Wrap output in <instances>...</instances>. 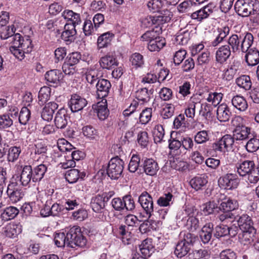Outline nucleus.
I'll list each match as a JSON object with an SVG mask.
<instances>
[{"label":"nucleus","mask_w":259,"mask_h":259,"mask_svg":"<svg viewBox=\"0 0 259 259\" xmlns=\"http://www.w3.org/2000/svg\"><path fill=\"white\" fill-rule=\"evenodd\" d=\"M54 242L58 247L65 245L69 248L82 247L86 245L87 239L83 236L79 227L73 226L67 232L57 233L54 236Z\"/></svg>","instance_id":"f257e3e1"},{"label":"nucleus","mask_w":259,"mask_h":259,"mask_svg":"<svg viewBox=\"0 0 259 259\" xmlns=\"http://www.w3.org/2000/svg\"><path fill=\"white\" fill-rule=\"evenodd\" d=\"M33 47L32 40L29 36L22 37L19 33H16L10 50L18 60L22 61L25 57V54L30 53Z\"/></svg>","instance_id":"f03ea898"},{"label":"nucleus","mask_w":259,"mask_h":259,"mask_svg":"<svg viewBox=\"0 0 259 259\" xmlns=\"http://www.w3.org/2000/svg\"><path fill=\"white\" fill-rule=\"evenodd\" d=\"M237 173L251 184H255L259 180V172L253 160H245L238 162L235 166Z\"/></svg>","instance_id":"7ed1b4c3"},{"label":"nucleus","mask_w":259,"mask_h":259,"mask_svg":"<svg viewBox=\"0 0 259 259\" xmlns=\"http://www.w3.org/2000/svg\"><path fill=\"white\" fill-rule=\"evenodd\" d=\"M234 8L239 16L248 17L259 12V2L257 0H237Z\"/></svg>","instance_id":"20e7f679"},{"label":"nucleus","mask_w":259,"mask_h":259,"mask_svg":"<svg viewBox=\"0 0 259 259\" xmlns=\"http://www.w3.org/2000/svg\"><path fill=\"white\" fill-rule=\"evenodd\" d=\"M124 163L118 157H115L110 159L107 169L108 176L113 180H117L122 175Z\"/></svg>","instance_id":"39448f33"},{"label":"nucleus","mask_w":259,"mask_h":259,"mask_svg":"<svg viewBox=\"0 0 259 259\" xmlns=\"http://www.w3.org/2000/svg\"><path fill=\"white\" fill-rule=\"evenodd\" d=\"M32 168L31 165H24L20 175L14 176L11 180L19 185L27 186L31 182H33Z\"/></svg>","instance_id":"423d86ee"},{"label":"nucleus","mask_w":259,"mask_h":259,"mask_svg":"<svg viewBox=\"0 0 259 259\" xmlns=\"http://www.w3.org/2000/svg\"><path fill=\"white\" fill-rule=\"evenodd\" d=\"M84 157V153L76 149L68 151L64 155L65 161L60 163L61 167L64 169L73 167L75 166V162L83 159Z\"/></svg>","instance_id":"0eeeda50"},{"label":"nucleus","mask_w":259,"mask_h":259,"mask_svg":"<svg viewBox=\"0 0 259 259\" xmlns=\"http://www.w3.org/2000/svg\"><path fill=\"white\" fill-rule=\"evenodd\" d=\"M108 196L106 193L102 195H97L92 197L91 200L90 205L93 210L95 212H101L105 206V202L113 195V192H110Z\"/></svg>","instance_id":"6e6552de"},{"label":"nucleus","mask_w":259,"mask_h":259,"mask_svg":"<svg viewBox=\"0 0 259 259\" xmlns=\"http://www.w3.org/2000/svg\"><path fill=\"white\" fill-rule=\"evenodd\" d=\"M235 140L233 136L225 135L213 143L212 147L215 151L225 152L232 149Z\"/></svg>","instance_id":"1a4fd4ad"},{"label":"nucleus","mask_w":259,"mask_h":259,"mask_svg":"<svg viewBox=\"0 0 259 259\" xmlns=\"http://www.w3.org/2000/svg\"><path fill=\"white\" fill-rule=\"evenodd\" d=\"M218 182L219 185L225 189L233 190L238 187L239 180L236 174L228 173L221 177Z\"/></svg>","instance_id":"9d476101"},{"label":"nucleus","mask_w":259,"mask_h":259,"mask_svg":"<svg viewBox=\"0 0 259 259\" xmlns=\"http://www.w3.org/2000/svg\"><path fill=\"white\" fill-rule=\"evenodd\" d=\"M138 202L149 218L151 216L154 209L152 196L147 191H144L139 196Z\"/></svg>","instance_id":"9b49d317"},{"label":"nucleus","mask_w":259,"mask_h":259,"mask_svg":"<svg viewBox=\"0 0 259 259\" xmlns=\"http://www.w3.org/2000/svg\"><path fill=\"white\" fill-rule=\"evenodd\" d=\"M88 104L87 100L79 95L74 94L68 102V106L72 112L82 110Z\"/></svg>","instance_id":"f8f14e48"},{"label":"nucleus","mask_w":259,"mask_h":259,"mask_svg":"<svg viewBox=\"0 0 259 259\" xmlns=\"http://www.w3.org/2000/svg\"><path fill=\"white\" fill-rule=\"evenodd\" d=\"M254 133L250 127L239 125L234 130L233 135L236 141H244L248 139Z\"/></svg>","instance_id":"ddd939ff"},{"label":"nucleus","mask_w":259,"mask_h":259,"mask_svg":"<svg viewBox=\"0 0 259 259\" xmlns=\"http://www.w3.org/2000/svg\"><path fill=\"white\" fill-rule=\"evenodd\" d=\"M18 185H19L11 180V183L8 186L7 193L12 203L20 201L24 196L23 190Z\"/></svg>","instance_id":"4468645a"},{"label":"nucleus","mask_w":259,"mask_h":259,"mask_svg":"<svg viewBox=\"0 0 259 259\" xmlns=\"http://www.w3.org/2000/svg\"><path fill=\"white\" fill-rule=\"evenodd\" d=\"M96 95L98 98L105 99L111 87L110 82L106 79H99L96 84Z\"/></svg>","instance_id":"2eb2a0df"},{"label":"nucleus","mask_w":259,"mask_h":259,"mask_svg":"<svg viewBox=\"0 0 259 259\" xmlns=\"http://www.w3.org/2000/svg\"><path fill=\"white\" fill-rule=\"evenodd\" d=\"M69 119L67 110L64 108L60 109L55 116L54 123L56 127L59 129L65 128Z\"/></svg>","instance_id":"dca6fc26"},{"label":"nucleus","mask_w":259,"mask_h":259,"mask_svg":"<svg viewBox=\"0 0 259 259\" xmlns=\"http://www.w3.org/2000/svg\"><path fill=\"white\" fill-rule=\"evenodd\" d=\"M117 236L124 245L132 244L134 240L132 233L127 230V228L125 225H120L117 229Z\"/></svg>","instance_id":"f3484780"},{"label":"nucleus","mask_w":259,"mask_h":259,"mask_svg":"<svg viewBox=\"0 0 259 259\" xmlns=\"http://www.w3.org/2000/svg\"><path fill=\"white\" fill-rule=\"evenodd\" d=\"M64 30L61 34V37L63 40L70 44L74 41L75 39L76 30L75 27L73 25H70L69 23H66L64 27Z\"/></svg>","instance_id":"a211bd4d"},{"label":"nucleus","mask_w":259,"mask_h":259,"mask_svg":"<svg viewBox=\"0 0 259 259\" xmlns=\"http://www.w3.org/2000/svg\"><path fill=\"white\" fill-rule=\"evenodd\" d=\"M58 108V105L54 102H50L46 104L41 112L42 118L47 121H51L54 113Z\"/></svg>","instance_id":"6ab92c4d"},{"label":"nucleus","mask_w":259,"mask_h":259,"mask_svg":"<svg viewBox=\"0 0 259 259\" xmlns=\"http://www.w3.org/2000/svg\"><path fill=\"white\" fill-rule=\"evenodd\" d=\"M62 16L65 20H66V23H70V25H73L74 27L81 23L80 14L75 13L72 10H65L62 13Z\"/></svg>","instance_id":"aec40b11"},{"label":"nucleus","mask_w":259,"mask_h":259,"mask_svg":"<svg viewBox=\"0 0 259 259\" xmlns=\"http://www.w3.org/2000/svg\"><path fill=\"white\" fill-rule=\"evenodd\" d=\"M232 51L228 45H224L220 47L215 53L216 61L220 64L225 62L230 57Z\"/></svg>","instance_id":"412c9836"},{"label":"nucleus","mask_w":259,"mask_h":259,"mask_svg":"<svg viewBox=\"0 0 259 259\" xmlns=\"http://www.w3.org/2000/svg\"><path fill=\"white\" fill-rule=\"evenodd\" d=\"M143 168L146 175L153 176L156 175L159 167L155 160L152 158H147L143 162Z\"/></svg>","instance_id":"4be33fe9"},{"label":"nucleus","mask_w":259,"mask_h":259,"mask_svg":"<svg viewBox=\"0 0 259 259\" xmlns=\"http://www.w3.org/2000/svg\"><path fill=\"white\" fill-rule=\"evenodd\" d=\"M208 176L206 175H202L196 176L192 178L189 184L191 187L196 191L203 189L208 183Z\"/></svg>","instance_id":"5701e85b"},{"label":"nucleus","mask_w":259,"mask_h":259,"mask_svg":"<svg viewBox=\"0 0 259 259\" xmlns=\"http://www.w3.org/2000/svg\"><path fill=\"white\" fill-rule=\"evenodd\" d=\"M99 64L103 69L110 70L114 66H117L118 62L114 55L107 54L100 58Z\"/></svg>","instance_id":"b1692460"},{"label":"nucleus","mask_w":259,"mask_h":259,"mask_svg":"<svg viewBox=\"0 0 259 259\" xmlns=\"http://www.w3.org/2000/svg\"><path fill=\"white\" fill-rule=\"evenodd\" d=\"M238 206V202L236 200L231 198H225L221 203L219 209L223 212H230L237 209Z\"/></svg>","instance_id":"393cba45"},{"label":"nucleus","mask_w":259,"mask_h":259,"mask_svg":"<svg viewBox=\"0 0 259 259\" xmlns=\"http://www.w3.org/2000/svg\"><path fill=\"white\" fill-rule=\"evenodd\" d=\"M45 78L47 82L57 85L62 78V75L60 70L53 69L46 73Z\"/></svg>","instance_id":"a878e982"},{"label":"nucleus","mask_w":259,"mask_h":259,"mask_svg":"<svg viewBox=\"0 0 259 259\" xmlns=\"http://www.w3.org/2000/svg\"><path fill=\"white\" fill-rule=\"evenodd\" d=\"M256 230L241 231L238 234V240L241 244L248 246L253 241Z\"/></svg>","instance_id":"bb28decb"},{"label":"nucleus","mask_w":259,"mask_h":259,"mask_svg":"<svg viewBox=\"0 0 259 259\" xmlns=\"http://www.w3.org/2000/svg\"><path fill=\"white\" fill-rule=\"evenodd\" d=\"M241 33L233 34L228 39V46L234 53L241 51Z\"/></svg>","instance_id":"cd10ccee"},{"label":"nucleus","mask_w":259,"mask_h":259,"mask_svg":"<svg viewBox=\"0 0 259 259\" xmlns=\"http://www.w3.org/2000/svg\"><path fill=\"white\" fill-rule=\"evenodd\" d=\"M238 225L241 231L255 230L250 217L247 214H243L239 217Z\"/></svg>","instance_id":"c85d7f7f"},{"label":"nucleus","mask_w":259,"mask_h":259,"mask_svg":"<svg viewBox=\"0 0 259 259\" xmlns=\"http://www.w3.org/2000/svg\"><path fill=\"white\" fill-rule=\"evenodd\" d=\"M22 226L19 224L10 223L4 228L5 235L9 238H15L22 232Z\"/></svg>","instance_id":"c756f323"},{"label":"nucleus","mask_w":259,"mask_h":259,"mask_svg":"<svg viewBox=\"0 0 259 259\" xmlns=\"http://www.w3.org/2000/svg\"><path fill=\"white\" fill-rule=\"evenodd\" d=\"M114 37V34L110 32H107L100 35L97 39V46L99 49L108 47Z\"/></svg>","instance_id":"7c9ffc66"},{"label":"nucleus","mask_w":259,"mask_h":259,"mask_svg":"<svg viewBox=\"0 0 259 259\" xmlns=\"http://www.w3.org/2000/svg\"><path fill=\"white\" fill-rule=\"evenodd\" d=\"M95 110L98 118L101 120H105L109 115L106 100L103 99L99 102L96 105Z\"/></svg>","instance_id":"2f4dec72"},{"label":"nucleus","mask_w":259,"mask_h":259,"mask_svg":"<svg viewBox=\"0 0 259 259\" xmlns=\"http://www.w3.org/2000/svg\"><path fill=\"white\" fill-rule=\"evenodd\" d=\"M213 228V225L212 223H206L202 228L200 237L203 243H207L210 240L212 237Z\"/></svg>","instance_id":"473e14b6"},{"label":"nucleus","mask_w":259,"mask_h":259,"mask_svg":"<svg viewBox=\"0 0 259 259\" xmlns=\"http://www.w3.org/2000/svg\"><path fill=\"white\" fill-rule=\"evenodd\" d=\"M140 251L143 256L149 257L154 252V248L151 239H146L139 245Z\"/></svg>","instance_id":"72a5a7b5"},{"label":"nucleus","mask_w":259,"mask_h":259,"mask_svg":"<svg viewBox=\"0 0 259 259\" xmlns=\"http://www.w3.org/2000/svg\"><path fill=\"white\" fill-rule=\"evenodd\" d=\"M245 55V60L249 66H254L259 63V51L255 48L247 51Z\"/></svg>","instance_id":"f704fd0d"},{"label":"nucleus","mask_w":259,"mask_h":259,"mask_svg":"<svg viewBox=\"0 0 259 259\" xmlns=\"http://www.w3.org/2000/svg\"><path fill=\"white\" fill-rule=\"evenodd\" d=\"M241 52L245 53L251 49L253 42V36L250 32L241 33Z\"/></svg>","instance_id":"c9c22d12"},{"label":"nucleus","mask_w":259,"mask_h":259,"mask_svg":"<svg viewBox=\"0 0 259 259\" xmlns=\"http://www.w3.org/2000/svg\"><path fill=\"white\" fill-rule=\"evenodd\" d=\"M212 12V9L211 6L207 5L204 7L200 10L192 13L191 17L193 19L200 21L206 18Z\"/></svg>","instance_id":"e433bc0d"},{"label":"nucleus","mask_w":259,"mask_h":259,"mask_svg":"<svg viewBox=\"0 0 259 259\" xmlns=\"http://www.w3.org/2000/svg\"><path fill=\"white\" fill-rule=\"evenodd\" d=\"M47 169V165L42 163L34 167L32 169L33 182L37 183L40 182L44 177Z\"/></svg>","instance_id":"4c0bfd02"},{"label":"nucleus","mask_w":259,"mask_h":259,"mask_svg":"<svg viewBox=\"0 0 259 259\" xmlns=\"http://www.w3.org/2000/svg\"><path fill=\"white\" fill-rule=\"evenodd\" d=\"M231 112L229 107L226 104H221L218 107L217 110V118L221 122L228 121Z\"/></svg>","instance_id":"58836bf2"},{"label":"nucleus","mask_w":259,"mask_h":259,"mask_svg":"<svg viewBox=\"0 0 259 259\" xmlns=\"http://www.w3.org/2000/svg\"><path fill=\"white\" fill-rule=\"evenodd\" d=\"M232 105L240 111H245L248 107V104L245 99L241 95L234 96L232 100Z\"/></svg>","instance_id":"ea45409f"},{"label":"nucleus","mask_w":259,"mask_h":259,"mask_svg":"<svg viewBox=\"0 0 259 259\" xmlns=\"http://www.w3.org/2000/svg\"><path fill=\"white\" fill-rule=\"evenodd\" d=\"M19 209L14 206L5 208L1 213V218L3 221L6 222L15 218L19 213Z\"/></svg>","instance_id":"a19ab883"},{"label":"nucleus","mask_w":259,"mask_h":259,"mask_svg":"<svg viewBox=\"0 0 259 259\" xmlns=\"http://www.w3.org/2000/svg\"><path fill=\"white\" fill-rule=\"evenodd\" d=\"M85 175L83 172L79 173L78 169H71L66 172L65 176L66 181L70 184H73L76 182L79 179H82Z\"/></svg>","instance_id":"79ce46f5"},{"label":"nucleus","mask_w":259,"mask_h":259,"mask_svg":"<svg viewBox=\"0 0 259 259\" xmlns=\"http://www.w3.org/2000/svg\"><path fill=\"white\" fill-rule=\"evenodd\" d=\"M174 132L171 133L170 139L168 140V147L171 152L176 155H180L183 153H180V150L182 148L181 140L177 139V137L174 138Z\"/></svg>","instance_id":"37998d69"},{"label":"nucleus","mask_w":259,"mask_h":259,"mask_svg":"<svg viewBox=\"0 0 259 259\" xmlns=\"http://www.w3.org/2000/svg\"><path fill=\"white\" fill-rule=\"evenodd\" d=\"M239 69V64L238 62H233L231 64L228 68L226 69L223 73V78L226 80H232Z\"/></svg>","instance_id":"c03bdc74"},{"label":"nucleus","mask_w":259,"mask_h":259,"mask_svg":"<svg viewBox=\"0 0 259 259\" xmlns=\"http://www.w3.org/2000/svg\"><path fill=\"white\" fill-rule=\"evenodd\" d=\"M165 39L160 37L150 41L148 44V48L151 52L159 51L165 46Z\"/></svg>","instance_id":"a18cd8bd"},{"label":"nucleus","mask_w":259,"mask_h":259,"mask_svg":"<svg viewBox=\"0 0 259 259\" xmlns=\"http://www.w3.org/2000/svg\"><path fill=\"white\" fill-rule=\"evenodd\" d=\"M192 31V30L189 31L188 29H181L176 36V39L177 41L182 45L187 44L193 34Z\"/></svg>","instance_id":"49530a36"},{"label":"nucleus","mask_w":259,"mask_h":259,"mask_svg":"<svg viewBox=\"0 0 259 259\" xmlns=\"http://www.w3.org/2000/svg\"><path fill=\"white\" fill-rule=\"evenodd\" d=\"M190 249V246L180 241L176 246L174 253L178 257L181 258L187 254Z\"/></svg>","instance_id":"de8ad7c7"},{"label":"nucleus","mask_w":259,"mask_h":259,"mask_svg":"<svg viewBox=\"0 0 259 259\" xmlns=\"http://www.w3.org/2000/svg\"><path fill=\"white\" fill-rule=\"evenodd\" d=\"M236 83L239 88L245 91L249 90L252 85L250 77L245 75H241L237 78L236 79Z\"/></svg>","instance_id":"09e8293b"},{"label":"nucleus","mask_w":259,"mask_h":259,"mask_svg":"<svg viewBox=\"0 0 259 259\" xmlns=\"http://www.w3.org/2000/svg\"><path fill=\"white\" fill-rule=\"evenodd\" d=\"M245 145L246 150L250 153L256 151L259 149V139L256 136H251Z\"/></svg>","instance_id":"8fccbe9b"},{"label":"nucleus","mask_w":259,"mask_h":259,"mask_svg":"<svg viewBox=\"0 0 259 259\" xmlns=\"http://www.w3.org/2000/svg\"><path fill=\"white\" fill-rule=\"evenodd\" d=\"M15 31L16 29L13 25L11 26L6 25L0 29V37L2 39H6L12 37L13 41V37L16 34H14Z\"/></svg>","instance_id":"3c124183"},{"label":"nucleus","mask_w":259,"mask_h":259,"mask_svg":"<svg viewBox=\"0 0 259 259\" xmlns=\"http://www.w3.org/2000/svg\"><path fill=\"white\" fill-rule=\"evenodd\" d=\"M141 26L143 28H148L155 25L156 27L159 26L156 16H146L141 18Z\"/></svg>","instance_id":"603ef678"},{"label":"nucleus","mask_w":259,"mask_h":259,"mask_svg":"<svg viewBox=\"0 0 259 259\" xmlns=\"http://www.w3.org/2000/svg\"><path fill=\"white\" fill-rule=\"evenodd\" d=\"M151 95V93H150V91H148L147 88H144L138 90L136 93L137 101L139 102H142L141 105L144 103H147L150 100Z\"/></svg>","instance_id":"864d4df0"},{"label":"nucleus","mask_w":259,"mask_h":259,"mask_svg":"<svg viewBox=\"0 0 259 259\" xmlns=\"http://www.w3.org/2000/svg\"><path fill=\"white\" fill-rule=\"evenodd\" d=\"M164 136V130L162 125L157 124L153 130V136L155 143H160L163 141Z\"/></svg>","instance_id":"5fc2aeb1"},{"label":"nucleus","mask_w":259,"mask_h":259,"mask_svg":"<svg viewBox=\"0 0 259 259\" xmlns=\"http://www.w3.org/2000/svg\"><path fill=\"white\" fill-rule=\"evenodd\" d=\"M182 148L180 150V153L185 154L186 151H190L194 146L192 138L189 137H183L181 138Z\"/></svg>","instance_id":"6e6d98bb"},{"label":"nucleus","mask_w":259,"mask_h":259,"mask_svg":"<svg viewBox=\"0 0 259 259\" xmlns=\"http://www.w3.org/2000/svg\"><path fill=\"white\" fill-rule=\"evenodd\" d=\"M130 61L132 65L136 68L142 67L144 63L143 56L139 53L132 54L130 57Z\"/></svg>","instance_id":"4d7b16f0"},{"label":"nucleus","mask_w":259,"mask_h":259,"mask_svg":"<svg viewBox=\"0 0 259 259\" xmlns=\"http://www.w3.org/2000/svg\"><path fill=\"white\" fill-rule=\"evenodd\" d=\"M174 196L171 193L168 192L161 196L157 201L158 205L163 207H166L172 204V199Z\"/></svg>","instance_id":"13d9d810"},{"label":"nucleus","mask_w":259,"mask_h":259,"mask_svg":"<svg viewBox=\"0 0 259 259\" xmlns=\"http://www.w3.org/2000/svg\"><path fill=\"white\" fill-rule=\"evenodd\" d=\"M51 89L47 87H43L40 88L38 92V102L39 104L46 103L50 98Z\"/></svg>","instance_id":"bf43d9fd"},{"label":"nucleus","mask_w":259,"mask_h":259,"mask_svg":"<svg viewBox=\"0 0 259 259\" xmlns=\"http://www.w3.org/2000/svg\"><path fill=\"white\" fill-rule=\"evenodd\" d=\"M31 112L27 107H23L20 111L18 119L20 123L26 125L30 118Z\"/></svg>","instance_id":"052dcab7"},{"label":"nucleus","mask_w":259,"mask_h":259,"mask_svg":"<svg viewBox=\"0 0 259 259\" xmlns=\"http://www.w3.org/2000/svg\"><path fill=\"white\" fill-rule=\"evenodd\" d=\"M194 141L198 144H204L209 140L208 131L202 130L197 132L194 136Z\"/></svg>","instance_id":"680f3d73"},{"label":"nucleus","mask_w":259,"mask_h":259,"mask_svg":"<svg viewBox=\"0 0 259 259\" xmlns=\"http://www.w3.org/2000/svg\"><path fill=\"white\" fill-rule=\"evenodd\" d=\"M21 152V149L20 147L12 146L11 147L8 151V160L10 162L16 161Z\"/></svg>","instance_id":"e2e57ef3"},{"label":"nucleus","mask_w":259,"mask_h":259,"mask_svg":"<svg viewBox=\"0 0 259 259\" xmlns=\"http://www.w3.org/2000/svg\"><path fill=\"white\" fill-rule=\"evenodd\" d=\"M164 4L163 1L161 0H150L147 4V8L152 12H158L162 7Z\"/></svg>","instance_id":"0e129e2a"},{"label":"nucleus","mask_w":259,"mask_h":259,"mask_svg":"<svg viewBox=\"0 0 259 259\" xmlns=\"http://www.w3.org/2000/svg\"><path fill=\"white\" fill-rule=\"evenodd\" d=\"M175 106L172 104L166 103L163 105L161 115L163 118L168 119L173 116Z\"/></svg>","instance_id":"69168bd1"},{"label":"nucleus","mask_w":259,"mask_h":259,"mask_svg":"<svg viewBox=\"0 0 259 259\" xmlns=\"http://www.w3.org/2000/svg\"><path fill=\"white\" fill-rule=\"evenodd\" d=\"M223 94L221 93H210L206 98V100L212 104L214 106H217L222 100Z\"/></svg>","instance_id":"338daca9"},{"label":"nucleus","mask_w":259,"mask_h":259,"mask_svg":"<svg viewBox=\"0 0 259 259\" xmlns=\"http://www.w3.org/2000/svg\"><path fill=\"white\" fill-rule=\"evenodd\" d=\"M82 130L83 135L90 139H95L98 137V131L92 126H85L82 128Z\"/></svg>","instance_id":"774afa93"}]
</instances>
